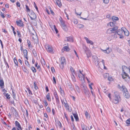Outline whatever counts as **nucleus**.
Segmentation results:
<instances>
[{
  "label": "nucleus",
  "mask_w": 130,
  "mask_h": 130,
  "mask_svg": "<svg viewBox=\"0 0 130 130\" xmlns=\"http://www.w3.org/2000/svg\"><path fill=\"white\" fill-rule=\"evenodd\" d=\"M123 72L122 73V78L128 83L130 82V77L126 73L127 71H129V68H128L125 66H122Z\"/></svg>",
  "instance_id": "obj_1"
},
{
  "label": "nucleus",
  "mask_w": 130,
  "mask_h": 130,
  "mask_svg": "<svg viewBox=\"0 0 130 130\" xmlns=\"http://www.w3.org/2000/svg\"><path fill=\"white\" fill-rule=\"evenodd\" d=\"M120 89L121 90L123 91L124 95L125 97L127 99H128L130 97V94L125 87L123 85H122L120 87Z\"/></svg>",
  "instance_id": "obj_2"
},
{
  "label": "nucleus",
  "mask_w": 130,
  "mask_h": 130,
  "mask_svg": "<svg viewBox=\"0 0 130 130\" xmlns=\"http://www.w3.org/2000/svg\"><path fill=\"white\" fill-rule=\"evenodd\" d=\"M121 100V98L119 95L115 94L113 97L112 102L115 104H118Z\"/></svg>",
  "instance_id": "obj_3"
},
{
  "label": "nucleus",
  "mask_w": 130,
  "mask_h": 130,
  "mask_svg": "<svg viewBox=\"0 0 130 130\" xmlns=\"http://www.w3.org/2000/svg\"><path fill=\"white\" fill-rule=\"evenodd\" d=\"M45 47L48 52L52 54L54 53L53 47L51 46L46 45H45Z\"/></svg>",
  "instance_id": "obj_4"
},
{
  "label": "nucleus",
  "mask_w": 130,
  "mask_h": 130,
  "mask_svg": "<svg viewBox=\"0 0 130 130\" xmlns=\"http://www.w3.org/2000/svg\"><path fill=\"white\" fill-rule=\"evenodd\" d=\"M60 63L61 64L59 65L61 69H62L63 68L64 64H65L66 63V59L64 57H63L61 58Z\"/></svg>",
  "instance_id": "obj_5"
},
{
  "label": "nucleus",
  "mask_w": 130,
  "mask_h": 130,
  "mask_svg": "<svg viewBox=\"0 0 130 130\" xmlns=\"http://www.w3.org/2000/svg\"><path fill=\"white\" fill-rule=\"evenodd\" d=\"M29 16L32 20H33L36 18L37 17L36 14L32 11H30L29 14H28Z\"/></svg>",
  "instance_id": "obj_6"
},
{
  "label": "nucleus",
  "mask_w": 130,
  "mask_h": 130,
  "mask_svg": "<svg viewBox=\"0 0 130 130\" xmlns=\"http://www.w3.org/2000/svg\"><path fill=\"white\" fill-rule=\"evenodd\" d=\"M16 23L18 26L23 27L24 26L23 22L21 20H17L16 21Z\"/></svg>",
  "instance_id": "obj_7"
},
{
  "label": "nucleus",
  "mask_w": 130,
  "mask_h": 130,
  "mask_svg": "<svg viewBox=\"0 0 130 130\" xmlns=\"http://www.w3.org/2000/svg\"><path fill=\"white\" fill-rule=\"evenodd\" d=\"M82 91L85 94H86L88 93V90L87 88L86 85H83L82 88Z\"/></svg>",
  "instance_id": "obj_8"
},
{
  "label": "nucleus",
  "mask_w": 130,
  "mask_h": 130,
  "mask_svg": "<svg viewBox=\"0 0 130 130\" xmlns=\"http://www.w3.org/2000/svg\"><path fill=\"white\" fill-rule=\"evenodd\" d=\"M121 29L123 30V32H124L125 35L126 36H129V32L125 27H122Z\"/></svg>",
  "instance_id": "obj_9"
},
{
  "label": "nucleus",
  "mask_w": 130,
  "mask_h": 130,
  "mask_svg": "<svg viewBox=\"0 0 130 130\" xmlns=\"http://www.w3.org/2000/svg\"><path fill=\"white\" fill-rule=\"evenodd\" d=\"M66 101V102H64L63 100H62V99H61V101L62 104H63V103L64 104V106L66 107V108H67L69 110V106L68 105L67 102L66 100L65 99Z\"/></svg>",
  "instance_id": "obj_10"
},
{
  "label": "nucleus",
  "mask_w": 130,
  "mask_h": 130,
  "mask_svg": "<svg viewBox=\"0 0 130 130\" xmlns=\"http://www.w3.org/2000/svg\"><path fill=\"white\" fill-rule=\"evenodd\" d=\"M15 125L16 128H19L20 129L22 130V127L20 123L17 121H16L15 122Z\"/></svg>",
  "instance_id": "obj_11"
},
{
  "label": "nucleus",
  "mask_w": 130,
  "mask_h": 130,
  "mask_svg": "<svg viewBox=\"0 0 130 130\" xmlns=\"http://www.w3.org/2000/svg\"><path fill=\"white\" fill-rule=\"evenodd\" d=\"M55 98L56 99L57 105L58 107H60V108L61 107V106L60 105V102L59 96L55 97Z\"/></svg>",
  "instance_id": "obj_12"
},
{
  "label": "nucleus",
  "mask_w": 130,
  "mask_h": 130,
  "mask_svg": "<svg viewBox=\"0 0 130 130\" xmlns=\"http://www.w3.org/2000/svg\"><path fill=\"white\" fill-rule=\"evenodd\" d=\"M84 38L86 40L87 43L90 44L91 45H93V43L92 41L89 40L88 38L85 37H84Z\"/></svg>",
  "instance_id": "obj_13"
},
{
  "label": "nucleus",
  "mask_w": 130,
  "mask_h": 130,
  "mask_svg": "<svg viewBox=\"0 0 130 130\" xmlns=\"http://www.w3.org/2000/svg\"><path fill=\"white\" fill-rule=\"evenodd\" d=\"M85 53L87 55V58H89L91 56L92 54L89 49L85 52Z\"/></svg>",
  "instance_id": "obj_14"
},
{
  "label": "nucleus",
  "mask_w": 130,
  "mask_h": 130,
  "mask_svg": "<svg viewBox=\"0 0 130 130\" xmlns=\"http://www.w3.org/2000/svg\"><path fill=\"white\" fill-rule=\"evenodd\" d=\"M118 28V26H114V27L110 29V31L112 33H114L115 32V31L116 32L117 30H118L117 29Z\"/></svg>",
  "instance_id": "obj_15"
},
{
  "label": "nucleus",
  "mask_w": 130,
  "mask_h": 130,
  "mask_svg": "<svg viewBox=\"0 0 130 130\" xmlns=\"http://www.w3.org/2000/svg\"><path fill=\"white\" fill-rule=\"evenodd\" d=\"M23 53L24 55V56L27 60H28V59L27 57V51L26 50H23Z\"/></svg>",
  "instance_id": "obj_16"
},
{
  "label": "nucleus",
  "mask_w": 130,
  "mask_h": 130,
  "mask_svg": "<svg viewBox=\"0 0 130 130\" xmlns=\"http://www.w3.org/2000/svg\"><path fill=\"white\" fill-rule=\"evenodd\" d=\"M101 50L105 53L108 54L110 52V50L109 47L107 48L106 50H103L102 49H101Z\"/></svg>",
  "instance_id": "obj_17"
},
{
  "label": "nucleus",
  "mask_w": 130,
  "mask_h": 130,
  "mask_svg": "<svg viewBox=\"0 0 130 130\" xmlns=\"http://www.w3.org/2000/svg\"><path fill=\"white\" fill-rule=\"evenodd\" d=\"M0 86L2 89H3L4 86V82L2 79L0 81Z\"/></svg>",
  "instance_id": "obj_18"
},
{
  "label": "nucleus",
  "mask_w": 130,
  "mask_h": 130,
  "mask_svg": "<svg viewBox=\"0 0 130 130\" xmlns=\"http://www.w3.org/2000/svg\"><path fill=\"white\" fill-rule=\"evenodd\" d=\"M46 98L48 101L50 102L51 101V97L50 94V93H48L46 95Z\"/></svg>",
  "instance_id": "obj_19"
},
{
  "label": "nucleus",
  "mask_w": 130,
  "mask_h": 130,
  "mask_svg": "<svg viewBox=\"0 0 130 130\" xmlns=\"http://www.w3.org/2000/svg\"><path fill=\"white\" fill-rule=\"evenodd\" d=\"M116 32L119 36L122 34L123 30L121 29V30L119 29L117 30Z\"/></svg>",
  "instance_id": "obj_20"
},
{
  "label": "nucleus",
  "mask_w": 130,
  "mask_h": 130,
  "mask_svg": "<svg viewBox=\"0 0 130 130\" xmlns=\"http://www.w3.org/2000/svg\"><path fill=\"white\" fill-rule=\"evenodd\" d=\"M69 50V48L67 46H64L62 50V51L63 52L64 51H68Z\"/></svg>",
  "instance_id": "obj_21"
},
{
  "label": "nucleus",
  "mask_w": 130,
  "mask_h": 130,
  "mask_svg": "<svg viewBox=\"0 0 130 130\" xmlns=\"http://www.w3.org/2000/svg\"><path fill=\"white\" fill-rule=\"evenodd\" d=\"M79 72H80V74H79L78 72V73H76V74L75 73V74L77 76H78L79 79L80 80H81V76L80 75V74H81V71L80 70H79Z\"/></svg>",
  "instance_id": "obj_22"
},
{
  "label": "nucleus",
  "mask_w": 130,
  "mask_h": 130,
  "mask_svg": "<svg viewBox=\"0 0 130 130\" xmlns=\"http://www.w3.org/2000/svg\"><path fill=\"white\" fill-rule=\"evenodd\" d=\"M83 48L85 51V52L89 50L85 44H83Z\"/></svg>",
  "instance_id": "obj_23"
},
{
  "label": "nucleus",
  "mask_w": 130,
  "mask_h": 130,
  "mask_svg": "<svg viewBox=\"0 0 130 130\" xmlns=\"http://www.w3.org/2000/svg\"><path fill=\"white\" fill-rule=\"evenodd\" d=\"M115 23L114 21L113 22H110L107 25L108 26H110L111 27L115 26Z\"/></svg>",
  "instance_id": "obj_24"
},
{
  "label": "nucleus",
  "mask_w": 130,
  "mask_h": 130,
  "mask_svg": "<svg viewBox=\"0 0 130 130\" xmlns=\"http://www.w3.org/2000/svg\"><path fill=\"white\" fill-rule=\"evenodd\" d=\"M4 95L5 96H6V98L7 99H9L10 98V95L8 93H3Z\"/></svg>",
  "instance_id": "obj_25"
},
{
  "label": "nucleus",
  "mask_w": 130,
  "mask_h": 130,
  "mask_svg": "<svg viewBox=\"0 0 130 130\" xmlns=\"http://www.w3.org/2000/svg\"><path fill=\"white\" fill-rule=\"evenodd\" d=\"M73 115L76 120V121H78L79 119L77 114V113H73Z\"/></svg>",
  "instance_id": "obj_26"
},
{
  "label": "nucleus",
  "mask_w": 130,
  "mask_h": 130,
  "mask_svg": "<svg viewBox=\"0 0 130 130\" xmlns=\"http://www.w3.org/2000/svg\"><path fill=\"white\" fill-rule=\"evenodd\" d=\"M66 39L67 41H73V39L71 37H67Z\"/></svg>",
  "instance_id": "obj_27"
},
{
  "label": "nucleus",
  "mask_w": 130,
  "mask_h": 130,
  "mask_svg": "<svg viewBox=\"0 0 130 130\" xmlns=\"http://www.w3.org/2000/svg\"><path fill=\"white\" fill-rule=\"evenodd\" d=\"M34 84L35 89L36 90H37L38 89V87L37 86V84L36 82L35 81L34 82Z\"/></svg>",
  "instance_id": "obj_28"
},
{
  "label": "nucleus",
  "mask_w": 130,
  "mask_h": 130,
  "mask_svg": "<svg viewBox=\"0 0 130 130\" xmlns=\"http://www.w3.org/2000/svg\"><path fill=\"white\" fill-rule=\"evenodd\" d=\"M60 94L62 95H64V91L62 89L61 87H60Z\"/></svg>",
  "instance_id": "obj_29"
},
{
  "label": "nucleus",
  "mask_w": 130,
  "mask_h": 130,
  "mask_svg": "<svg viewBox=\"0 0 130 130\" xmlns=\"http://www.w3.org/2000/svg\"><path fill=\"white\" fill-rule=\"evenodd\" d=\"M32 52L34 57H36L37 56V52L35 49H34L32 50Z\"/></svg>",
  "instance_id": "obj_30"
},
{
  "label": "nucleus",
  "mask_w": 130,
  "mask_h": 130,
  "mask_svg": "<svg viewBox=\"0 0 130 130\" xmlns=\"http://www.w3.org/2000/svg\"><path fill=\"white\" fill-rule=\"evenodd\" d=\"M25 63L28 67L29 68H30V65L29 64V62L28 61L26 60H25Z\"/></svg>",
  "instance_id": "obj_31"
},
{
  "label": "nucleus",
  "mask_w": 130,
  "mask_h": 130,
  "mask_svg": "<svg viewBox=\"0 0 130 130\" xmlns=\"http://www.w3.org/2000/svg\"><path fill=\"white\" fill-rule=\"evenodd\" d=\"M31 69L33 73H35L36 72V68L33 66H32L31 67Z\"/></svg>",
  "instance_id": "obj_32"
},
{
  "label": "nucleus",
  "mask_w": 130,
  "mask_h": 130,
  "mask_svg": "<svg viewBox=\"0 0 130 130\" xmlns=\"http://www.w3.org/2000/svg\"><path fill=\"white\" fill-rule=\"evenodd\" d=\"M56 1L58 5L60 7L61 5V2L59 0H56Z\"/></svg>",
  "instance_id": "obj_33"
},
{
  "label": "nucleus",
  "mask_w": 130,
  "mask_h": 130,
  "mask_svg": "<svg viewBox=\"0 0 130 130\" xmlns=\"http://www.w3.org/2000/svg\"><path fill=\"white\" fill-rule=\"evenodd\" d=\"M14 63L16 65V66L17 67L18 66V62L17 60L16 59V58L15 57L14 59Z\"/></svg>",
  "instance_id": "obj_34"
},
{
  "label": "nucleus",
  "mask_w": 130,
  "mask_h": 130,
  "mask_svg": "<svg viewBox=\"0 0 130 130\" xmlns=\"http://www.w3.org/2000/svg\"><path fill=\"white\" fill-rule=\"evenodd\" d=\"M27 41L28 47H30L31 46V45L30 41L28 39L27 40Z\"/></svg>",
  "instance_id": "obj_35"
},
{
  "label": "nucleus",
  "mask_w": 130,
  "mask_h": 130,
  "mask_svg": "<svg viewBox=\"0 0 130 130\" xmlns=\"http://www.w3.org/2000/svg\"><path fill=\"white\" fill-rule=\"evenodd\" d=\"M126 123L127 124V126L130 125V118H129L126 121Z\"/></svg>",
  "instance_id": "obj_36"
},
{
  "label": "nucleus",
  "mask_w": 130,
  "mask_h": 130,
  "mask_svg": "<svg viewBox=\"0 0 130 130\" xmlns=\"http://www.w3.org/2000/svg\"><path fill=\"white\" fill-rule=\"evenodd\" d=\"M0 15L1 17L3 18H4L5 17V15L2 12H1L0 13Z\"/></svg>",
  "instance_id": "obj_37"
},
{
  "label": "nucleus",
  "mask_w": 130,
  "mask_h": 130,
  "mask_svg": "<svg viewBox=\"0 0 130 130\" xmlns=\"http://www.w3.org/2000/svg\"><path fill=\"white\" fill-rule=\"evenodd\" d=\"M72 22L75 24H77L78 23V22L77 20L75 19H73L72 21Z\"/></svg>",
  "instance_id": "obj_38"
},
{
  "label": "nucleus",
  "mask_w": 130,
  "mask_h": 130,
  "mask_svg": "<svg viewBox=\"0 0 130 130\" xmlns=\"http://www.w3.org/2000/svg\"><path fill=\"white\" fill-rule=\"evenodd\" d=\"M112 19L113 21H114V20H119V18L115 16H113L112 17Z\"/></svg>",
  "instance_id": "obj_39"
},
{
  "label": "nucleus",
  "mask_w": 130,
  "mask_h": 130,
  "mask_svg": "<svg viewBox=\"0 0 130 130\" xmlns=\"http://www.w3.org/2000/svg\"><path fill=\"white\" fill-rule=\"evenodd\" d=\"M60 23H61V26H64V25H65L64 22V21L63 20H60Z\"/></svg>",
  "instance_id": "obj_40"
},
{
  "label": "nucleus",
  "mask_w": 130,
  "mask_h": 130,
  "mask_svg": "<svg viewBox=\"0 0 130 130\" xmlns=\"http://www.w3.org/2000/svg\"><path fill=\"white\" fill-rule=\"evenodd\" d=\"M12 110V111L13 112V114H15V115H16L18 114L17 112L16 111V110L14 108H13Z\"/></svg>",
  "instance_id": "obj_41"
},
{
  "label": "nucleus",
  "mask_w": 130,
  "mask_h": 130,
  "mask_svg": "<svg viewBox=\"0 0 130 130\" xmlns=\"http://www.w3.org/2000/svg\"><path fill=\"white\" fill-rule=\"evenodd\" d=\"M24 103L26 105H28L29 104L28 100L27 99H26L24 100Z\"/></svg>",
  "instance_id": "obj_42"
},
{
  "label": "nucleus",
  "mask_w": 130,
  "mask_h": 130,
  "mask_svg": "<svg viewBox=\"0 0 130 130\" xmlns=\"http://www.w3.org/2000/svg\"><path fill=\"white\" fill-rule=\"evenodd\" d=\"M54 95L55 98L58 96L57 94L56 91L55 90L54 91Z\"/></svg>",
  "instance_id": "obj_43"
},
{
  "label": "nucleus",
  "mask_w": 130,
  "mask_h": 130,
  "mask_svg": "<svg viewBox=\"0 0 130 130\" xmlns=\"http://www.w3.org/2000/svg\"><path fill=\"white\" fill-rule=\"evenodd\" d=\"M70 69L71 71V72H72V73H74V74H75V71L73 69V68L72 67H70Z\"/></svg>",
  "instance_id": "obj_44"
},
{
  "label": "nucleus",
  "mask_w": 130,
  "mask_h": 130,
  "mask_svg": "<svg viewBox=\"0 0 130 130\" xmlns=\"http://www.w3.org/2000/svg\"><path fill=\"white\" fill-rule=\"evenodd\" d=\"M87 127L85 125H84L83 127H82V129L83 130H87Z\"/></svg>",
  "instance_id": "obj_45"
},
{
  "label": "nucleus",
  "mask_w": 130,
  "mask_h": 130,
  "mask_svg": "<svg viewBox=\"0 0 130 130\" xmlns=\"http://www.w3.org/2000/svg\"><path fill=\"white\" fill-rule=\"evenodd\" d=\"M25 6L27 11V12H30V9H29L28 6L27 5H25Z\"/></svg>",
  "instance_id": "obj_46"
},
{
  "label": "nucleus",
  "mask_w": 130,
  "mask_h": 130,
  "mask_svg": "<svg viewBox=\"0 0 130 130\" xmlns=\"http://www.w3.org/2000/svg\"><path fill=\"white\" fill-rule=\"evenodd\" d=\"M103 2L105 4H108L109 2V0H103Z\"/></svg>",
  "instance_id": "obj_47"
},
{
  "label": "nucleus",
  "mask_w": 130,
  "mask_h": 130,
  "mask_svg": "<svg viewBox=\"0 0 130 130\" xmlns=\"http://www.w3.org/2000/svg\"><path fill=\"white\" fill-rule=\"evenodd\" d=\"M119 36L118 35L116 32H115V34L114 35V37L115 38H118Z\"/></svg>",
  "instance_id": "obj_48"
},
{
  "label": "nucleus",
  "mask_w": 130,
  "mask_h": 130,
  "mask_svg": "<svg viewBox=\"0 0 130 130\" xmlns=\"http://www.w3.org/2000/svg\"><path fill=\"white\" fill-rule=\"evenodd\" d=\"M27 90L28 91L29 93L31 95H32V93L31 91L30 90L29 88H27Z\"/></svg>",
  "instance_id": "obj_49"
},
{
  "label": "nucleus",
  "mask_w": 130,
  "mask_h": 130,
  "mask_svg": "<svg viewBox=\"0 0 130 130\" xmlns=\"http://www.w3.org/2000/svg\"><path fill=\"white\" fill-rule=\"evenodd\" d=\"M41 62L42 64L43 65H45V62L44 61V59L43 58L42 60H41Z\"/></svg>",
  "instance_id": "obj_50"
},
{
  "label": "nucleus",
  "mask_w": 130,
  "mask_h": 130,
  "mask_svg": "<svg viewBox=\"0 0 130 130\" xmlns=\"http://www.w3.org/2000/svg\"><path fill=\"white\" fill-rule=\"evenodd\" d=\"M62 27V28L64 30H66L67 29V27L66 25H64V26H61Z\"/></svg>",
  "instance_id": "obj_51"
},
{
  "label": "nucleus",
  "mask_w": 130,
  "mask_h": 130,
  "mask_svg": "<svg viewBox=\"0 0 130 130\" xmlns=\"http://www.w3.org/2000/svg\"><path fill=\"white\" fill-rule=\"evenodd\" d=\"M17 35L18 37H20L21 36V33L20 31H17Z\"/></svg>",
  "instance_id": "obj_52"
},
{
  "label": "nucleus",
  "mask_w": 130,
  "mask_h": 130,
  "mask_svg": "<svg viewBox=\"0 0 130 130\" xmlns=\"http://www.w3.org/2000/svg\"><path fill=\"white\" fill-rule=\"evenodd\" d=\"M109 75V74L108 73H105L104 75V78L108 77Z\"/></svg>",
  "instance_id": "obj_53"
},
{
  "label": "nucleus",
  "mask_w": 130,
  "mask_h": 130,
  "mask_svg": "<svg viewBox=\"0 0 130 130\" xmlns=\"http://www.w3.org/2000/svg\"><path fill=\"white\" fill-rule=\"evenodd\" d=\"M34 6L35 7V8L36 9V10H37V12H39V11L38 10V7H37V6H36V3H35L34 2Z\"/></svg>",
  "instance_id": "obj_54"
},
{
  "label": "nucleus",
  "mask_w": 130,
  "mask_h": 130,
  "mask_svg": "<svg viewBox=\"0 0 130 130\" xmlns=\"http://www.w3.org/2000/svg\"><path fill=\"white\" fill-rule=\"evenodd\" d=\"M54 29L56 33V34H57L58 32V31L57 28L56 26L55 25H54Z\"/></svg>",
  "instance_id": "obj_55"
},
{
  "label": "nucleus",
  "mask_w": 130,
  "mask_h": 130,
  "mask_svg": "<svg viewBox=\"0 0 130 130\" xmlns=\"http://www.w3.org/2000/svg\"><path fill=\"white\" fill-rule=\"evenodd\" d=\"M13 98L15 100H16V94L15 93H12Z\"/></svg>",
  "instance_id": "obj_56"
},
{
  "label": "nucleus",
  "mask_w": 130,
  "mask_h": 130,
  "mask_svg": "<svg viewBox=\"0 0 130 130\" xmlns=\"http://www.w3.org/2000/svg\"><path fill=\"white\" fill-rule=\"evenodd\" d=\"M53 83L54 84H56V82L55 77L54 76L53 77Z\"/></svg>",
  "instance_id": "obj_57"
},
{
  "label": "nucleus",
  "mask_w": 130,
  "mask_h": 130,
  "mask_svg": "<svg viewBox=\"0 0 130 130\" xmlns=\"http://www.w3.org/2000/svg\"><path fill=\"white\" fill-rule=\"evenodd\" d=\"M93 85V83H91L89 84V88L91 89L92 90L93 89V88L91 86V85Z\"/></svg>",
  "instance_id": "obj_58"
},
{
  "label": "nucleus",
  "mask_w": 130,
  "mask_h": 130,
  "mask_svg": "<svg viewBox=\"0 0 130 130\" xmlns=\"http://www.w3.org/2000/svg\"><path fill=\"white\" fill-rule=\"evenodd\" d=\"M46 110L48 112H50L51 111V109L49 107H47L46 108Z\"/></svg>",
  "instance_id": "obj_59"
},
{
  "label": "nucleus",
  "mask_w": 130,
  "mask_h": 130,
  "mask_svg": "<svg viewBox=\"0 0 130 130\" xmlns=\"http://www.w3.org/2000/svg\"><path fill=\"white\" fill-rule=\"evenodd\" d=\"M22 69L25 72H27V70L26 68V67H22Z\"/></svg>",
  "instance_id": "obj_60"
},
{
  "label": "nucleus",
  "mask_w": 130,
  "mask_h": 130,
  "mask_svg": "<svg viewBox=\"0 0 130 130\" xmlns=\"http://www.w3.org/2000/svg\"><path fill=\"white\" fill-rule=\"evenodd\" d=\"M16 5L17 6L20 7V6L21 4L19 2H17L16 3Z\"/></svg>",
  "instance_id": "obj_61"
},
{
  "label": "nucleus",
  "mask_w": 130,
  "mask_h": 130,
  "mask_svg": "<svg viewBox=\"0 0 130 130\" xmlns=\"http://www.w3.org/2000/svg\"><path fill=\"white\" fill-rule=\"evenodd\" d=\"M44 103L45 104V106H46L48 105V103L45 100H44L43 101Z\"/></svg>",
  "instance_id": "obj_62"
},
{
  "label": "nucleus",
  "mask_w": 130,
  "mask_h": 130,
  "mask_svg": "<svg viewBox=\"0 0 130 130\" xmlns=\"http://www.w3.org/2000/svg\"><path fill=\"white\" fill-rule=\"evenodd\" d=\"M76 88L77 91L79 92H80V90L79 89V87L78 86H76Z\"/></svg>",
  "instance_id": "obj_63"
},
{
  "label": "nucleus",
  "mask_w": 130,
  "mask_h": 130,
  "mask_svg": "<svg viewBox=\"0 0 130 130\" xmlns=\"http://www.w3.org/2000/svg\"><path fill=\"white\" fill-rule=\"evenodd\" d=\"M21 129H19V128H16V127H13L11 130H20Z\"/></svg>",
  "instance_id": "obj_64"
}]
</instances>
